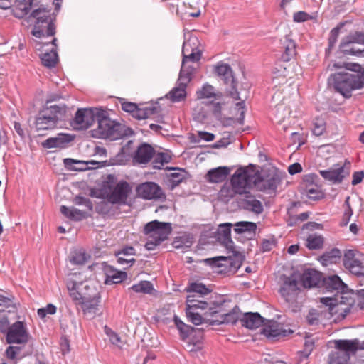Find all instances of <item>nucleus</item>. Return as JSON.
Returning <instances> with one entry per match:
<instances>
[{
  "label": "nucleus",
  "mask_w": 364,
  "mask_h": 364,
  "mask_svg": "<svg viewBox=\"0 0 364 364\" xmlns=\"http://www.w3.org/2000/svg\"><path fill=\"white\" fill-rule=\"evenodd\" d=\"M328 83L337 92L346 98H349L353 90L364 87V73L338 72L330 75Z\"/></svg>",
  "instance_id": "nucleus-1"
},
{
  "label": "nucleus",
  "mask_w": 364,
  "mask_h": 364,
  "mask_svg": "<svg viewBox=\"0 0 364 364\" xmlns=\"http://www.w3.org/2000/svg\"><path fill=\"white\" fill-rule=\"evenodd\" d=\"M334 344V350L328 355V364H350V355L358 350L359 341L340 339L336 340Z\"/></svg>",
  "instance_id": "nucleus-2"
},
{
  "label": "nucleus",
  "mask_w": 364,
  "mask_h": 364,
  "mask_svg": "<svg viewBox=\"0 0 364 364\" xmlns=\"http://www.w3.org/2000/svg\"><path fill=\"white\" fill-rule=\"evenodd\" d=\"M65 113V105L46 106L36 117L35 127L37 132L53 129Z\"/></svg>",
  "instance_id": "nucleus-3"
},
{
  "label": "nucleus",
  "mask_w": 364,
  "mask_h": 364,
  "mask_svg": "<svg viewBox=\"0 0 364 364\" xmlns=\"http://www.w3.org/2000/svg\"><path fill=\"white\" fill-rule=\"evenodd\" d=\"M172 230L170 223H162L156 220L148 223L144 228V232L148 235L145 247L148 250H154L156 246L166 240Z\"/></svg>",
  "instance_id": "nucleus-4"
},
{
  "label": "nucleus",
  "mask_w": 364,
  "mask_h": 364,
  "mask_svg": "<svg viewBox=\"0 0 364 364\" xmlns=\"http://www.w3.org/2000/svg\"><path fill=\"white\" fill-rule=\"evenodd\" d=\"M103 114L99 113L97 117V128L95 130V136L103 138L109 139L112 141L117 140L123 137L125 134L124 128V127L114 120H112L107 117V112L101 109Z\"/></svg>",
  "instance_id": "nucleus-5"
},
{
  "label": "nucleus",
  "mask_w": 364,
  "mask_h": 364,
  "mask_svg": "<svg viewBox=\"0 0 364 364\" xmlns=\"http://www.w3.org/2000/svg\"><path fill=\"white\" fill-rule=\"evenodd\" d=\"M283 178L282 173L277 168L269 169L262 176H257L253 181L255 188L259 191L276 192Z\"/></svg>",
  "instance_id": "nucleus-6"
},
{
  "label": "nucleus",
  "mask_w": 364,
  "mask_h": 364,
  "mask_svg": "<svg viewBox=\"0 0 364 364\" xmlns=\"http://www.w3.org/2000/svg\"><path fill=\"white\" fill-rule=\"evenodd\" d=\"M99 113L103 114L101 108L78 109L71 124L77 130L87 129L97 119Z\"/></svg>",
  "instance_id": "nucleus-7"
},
{
  "label": "nucleus",
  "mask_w": 364,
  "mask_h": 364,
  "mask_svg": "<svg viewBox=\"0 0 364 364\" xmlns=\"http://www.w3.org/2000/svg\"><path fill=\"white\" fill-rule=\"evenodd\" d=\"M109 192L107 193V200L112 204L126 205L132 192V187L128 182L122 180L115 186H108Z\"/></svg>",
  "instance_id": "nucleus-8"
},
{
  "label": "nucleus",
  "mask_w": 364,
  "mask_h": 364,
  "mask_svg": "<svg viewBox=\"0 0 364 364\" xmlns=\"http://www.w3.org/2000/svg\"><path fill=\"white\" fill-rule=\"evenodd\" d=\"M31 338L26 325L23 321H16L11 325L6 332V341L7 343L26 344Z\"/></svg>",
  "instance_id": "nucleus-9"
},
{
  "label": "nucleus",
  "mask_w": 364,
  "mask_h": 364,
  "mask_svg": "<svg viewBox=\"0 0 364 364\" xmlns=\"http://www.w3.org/2000/svg\"><path fill=\"white\" fill-rule=\"evenodd\" d=\"M363 256L354 250L345 251L343 262L345 268L357 277H364Z\"/></svg>",
  "instance_id": "nucleus-10"
},
{
  "label": "nucleus",
  "mask_w": 364,
  "mask_h": 364,
  "mask_svg": "<svg viewBox=\"0 0 364 364\" xmlns=\"http://www.w3.org/2000/svg\"><path fill=\"white\" fill-rule=\"evenodd\" d=\"M205 262L213 268H223L221 272L235 274L242 265V258L237 256L235 259L220 256L205 259Z\"/></svg>",
  "instance_id": "nucleus-11"
},
{
  "label": "nucleus",
  "mask_w": 364,
  "mask_h": 364,
  "mask_svg": "<svg viewBox=\"0 0 364 364\" xmlns=\"http://www.w3.org/2000/svg\"><path fill=\"white\" fill-rule=\"evenodd\" d=\"M55 17L51 14L50 10L46 8H38L34 9L29 16V21L33 23V28L31 31L33 36H39L42 34L41 23H47L50 25V23L55 21Z\"/></svg>",
  "instance_id": "nucleus-12"
},
{
  "label": "nucleus",
  "mask_w": 364,
  "mask_h": 364,
  "mask_svg": "<svg viewBox=\"0 0 364 364\" xmlns=\"http://www.w3.org/2000/svg\"><path fill=\"white\" fill-rule=\"evenodd\" d=\"M351 164L346 160L343 165L336 164L328 170H321L320 175L326 180L333 183H340L343 178L350 174Z\"/></svg>",
  "instance_id": "nucleus-13"
},
{
  "label": "nucleus",
  "mask_w": 364,
  "mask_h": 364,
  "mask_svg": "<svg viewBox=\"0 0 364 364\" xmlns=\"http://www.w3.org/2000/svg\"><path fill=\"white\" fill-rule=\"evenodd\" d=\"M215 72L220 77L225 84L229 85L231 87L232 90L230 91V96L235 100H240L239 92L236 89L237 82L230 66L228 63H219L215 67Z\"/></svg>",
  "instance_id": "nucleus-14"
},
{
  "label": "nucleus",
  "mask_w": 364,
  "mask_h": 364,
  "mask_svg": "<svg viewBox=\"0 0 364 364\" xmlns=\"http://www.w3.org/2000/svg\"><path fill=\"white\" fill-rule=\"evenodd\" d=\"M137 195L145 200H164L166 194L162 188L154 182H145L136 187Z\"/></svg>",
  "instance_id": "nucleus-15"
},
{
  "label": "nucleus",
  "mask_w": 364,
  "mask_h": 364,
  "mask_svg": "<svg viewBox=\"0 0 364 364\" xmlns=\"http://www.w3.org/2000/svg\"><path fill=\"white\" fill-rule=\"evenodd\" d=\"M299 289L298 273L294 272L289 277H284L279 292L287 302H291L296 299Z\"/></svg>",
  "instance_id": "nucleus-16"
},
{
  "label": "nucleus",
  "mask_w": 364,
  "mask_h": 364,
  "mask_svg": "<svg viewBox=\"0 0 364 364\" xmlns=\"http://www.w3.org/2000/svg\"><path fill=\"white\" fill-rule=\"evenodd\" d=\"M231 185L236 193H243L252 182V176L243 168H238L231 178Z\"/></svg>",
  "instance_id": "nucleus-17"
},
{
  "label": "nucleus",
  "mask_w": 364,
  "mask_h": 364,
  "mask_svg": "<svg viewBox=\"0 0 364 364\" xmlns=\"http://www.w3.org/2000/svg\"><path fill=\"white\" fill-rule=\"evenodd\" d=\"M321 287L328 292H335V295L338 296V294H343L344 293L345 289H347V285L338 276L331 275L323 277Z\"/></svg>",
  "instance_id": "nucleus-18"
},
{
  "label": "nucleus",
  "mask_w": 364,
  "mask_h": 364,
  "mask_svg": "<svg viewBox=\"0 0 364 364\" xmlns=\"http://www.w3.org/2000/svg\"><path fill=\"white\" fill-rule=\"evenodd\" d=\"M67 288L73 299L79 301L80 304L87 298V295L89 294L83 291V289H89V286L87 284L77 282L72 277L69 278L67 281Z\"/></svg>",
  "instance_id": "nucleus-19"
},
{
  "label": "nucleus",
  "mask_w": 364,
  "mask_h": 364,
  "mask_svg": "<svg viewBox=\"0 0 364 364\" xmlns=\"http://www.w3.org/2000/svg\"><path fill=\"white\" fill-rule=\"evenodd\" d=\"M298 277L305 288L320 287L323 277L320 272L312 269L305 270L301 274H298Z\"/></svg>",
  "instance_id": "nucleus-20"
},
{
  "label": "nucleus",
  "mask_w": 364,
  "mask_h": 364,
  "mask_svg": "<svg viewBox=\"0 0 364 364\" xmlns=\"http://www.w3.org/2000/svg\"><path fill=\"white\" fill-rule=\"evenodd\" d=\"M188 84V80L186 77L178 79L176 86L174 87L166 95L167 99L172 102H178L185 100L187 93L186 87Z\"/></svg>",
  "instance_id": "nucleus-21"
},
{
  "label": "nucleus",
  "mask_w": 364,
  "mask_h": 364,
  "mask_svg": "<svg viewBox=\"0 0 364 364\" xmlns=\"http://www.w3.org/2000/svg\"><path fill=\"white\" fill-rule=\"evenodd\" d=\"M155 151L154 148L146 144L143 143L139 145L133 156V162L135 164H147L154 156Z\"/></svg>",
  "instance_id": "nucleus-22"
},
{
  "label": "nucleus",
  "mask_w": 364,
  "mask_h": 364,
  "mask_svg": "<svg viewBox=\"0 0 364 364\" xmlns=\"http://www.w3.org/2000/svg\"><path fill=\"white\" fill-rule=\"evenodd\" d=\"M280 44L282 50L281 58L284 62H288L296 54V43L289 36L286 35L281 38Z\"/></svg>",
  "instance_id": "nucleus-23"
},
{
  "label": "nucleus",
  "mask_w": 364,
  "mask_h": 364,
  "mask_svg": "<svg viewBox=\"0 0 364 364\" xmlns=\"http://www.w3.org/2000/svg\"><path fill=\"white\" fill-rule=\"evenodd\" d=\"M73 139V136L70 134L60 133L56 136L50 137L42 142V146L46 149L64 148Z\"/></svg>",
  "instance_id": "nucleus-24"
},
{
  "label": "nucleus",
  "mask_w": 364,
  "mask_h": 364,
  "mask_svg": "<svg viewBox=\"0 0 364 364\" xmlns=\"http://www.w3.org/2000/svg\"><path fill=\"white\" fill-rule=\"evenodd\" d=\"M232 224L223 223L218 226L217 230V240L227 248H232L233 242L231 238V228Z\"/></svg>",
  "instance_id": "nucleus-25"
},
{
  "label": "nucleus",
  "mask_w": 364,
  "mask_h": 364,
  "mask_svg": "<svg viewBox=\"0 0 364 364\" xmlns=\"http://www.w3.org/2000/svg\"><path fill=\"white\" fill-rule=\"evenodd\" d=\"M240 321L242 326L249 329L257 328L262 326L264 322V318L257 312L245 313Z\"/></svg>",
  "instance_id": "nucleus-26"
},
{
  "label": "nucleus",
  "mask_w": 364,
  "mask_h": 364,
  "mask_svg": "<svg viewBox=\"0 0 364 364\" xmlns=\"http://www.w3.org/2000/svg\"><path fill=\"white\" fill-rule=\"evenodd\" d=\"M240 314V309L235 306L230 312L220 316V319L211 320L210 325L235 324L238 321Z\"/></svg>",
  "instance_id": "nucleus-27"
},
{
  "label": "nucleus",
  "mask_w": 364,
  "mask_h": 364,
  "mask_svg": "<svg viewBox=\"0 0 364 364\" xmlns=\"http://www.w3.org/2000/svg\"><path fill=\"white\" fill-rule=\"evenodd\" d=\"M234 231L240 235H244L248 239L255 237L257 230V224L253 222L240 221L234 225Z\"/></svg>",
  "instance_id": "nucleus-28"
},
{
  "label": "nucleus",
  "mask_w": 364,
  "mask_h": 364,
  "mask_svg": "<svg viewBox=\"0 0 364 364\" xmlns=\"http://www.w3.org/2000/svg\"><path fill=\"white\" fill-rule=\"evenodd\" d=\"M136 254V250L133 247L127 246L115 253L117 262L119 264H127L128 267L132 266L136 262L133 257L129 258Z\"/></svg>",
  "instance_id": "nucleus-29"
},
{
  "label": "nucleus",
  "mask_w": 364,
  "mask_h": 364,
  "mask_svg": "<svg viewBox=\"0 0 364 364\" xmlns=\"http://www.w3.org/2000/svg\"><path fill=\"white\" fill-rule=\"evenodd\" d=\"M342 257L341 250L336 247L331 249V250L326 251L321 256H320L318 260L321 264L324 267H327L329 264H336L338 262Z\"/></svg>",
  "instance_id": "nucleus-30"
},
{
  "label": "nucleus",
  "mask_w": 364,
  "mask_h": 364,
  "mask_svg": "<svg viewBox=\"0 0 364 364\" xmlns=\"http://www.w3.org/2000/svg\"><path fill=\"white\" fill-rule=\"evenodd\" d=\"M99 294L95 291L93 294H88L87 298L81 302L85 313L95 314L97 310L100 303Z\"/></svg>",
  "instance_id": "nucleus-31"
},
{
  "label": "nucleus",
  "mask_w": 364,
  "mask_h": 364,
  "mask_svg": "<svg viewBox=\"0 0 364 364\" xmlns=\"http://www.w3.org/2000/svg\"><path fill=\"white\" fill-rule=\"evenodd\" d=\"M60 211L65 217L74 221H80L87 218L88 216V213L85 210H81L73 207L68 208L65 205H61Z\"/></svg>",
  "instance_id": "nucleus-32"
},
{
  "label": "nucleus",
  "mask_w": 364,
  "mask_h": 364,
  "mask_svg": "<svg viewBox=\"0 0 364 364\" xmlns=\"http://www.w3.org/2000/svg\"><path fill=\"white\" fill-rule=\"evenodd\" d=\"M294 331L291 329L279 328L277 326L272 325L266 326L262 329L261 333L265 336L267 338L277 339L280 336H287L292 333Z\"/></svg>",
  "instance_id": "nucleus-33"
},
{
  "label": "nucleus",
  "mask_w": 364,
  "mask_h": 364,
  "mask_svg": "<svg viewBox=\"0 0 364 364\" xmlns=\"http://www.w3.org/2000/svg\"><path fill=\"white\" fill-rule=\"evenodd\" d=\"M191 41L185 42L183 46V60L188 63V61L196 63L201 58V52L197 49H191Z\"/></svg>",
  "instance_id": "nucleus-34"
},
{
  "label": "nucleus",
  "mask_w": 364,
  "mask_h": 364,
  "mask_svg": "<svg viewBox=\"0 0 364 364\" xmlns=\"http://www.w3.org/2000/svg\"><path fill=\"white\" fill-rule=\"evenodd\" d=\"M229 173V168L225 166L218 167L208 171L207 178L210 182L220 183L225 180Z\"/></svg>",
  "instance_id": "nucleus-35"
},
{
  "label": "nucleus",
  "mask_w": 364,
  "mask_h": 364,
  "mask_svg": "<svg viewBox=\"0 0 364 364\" xmlns=\"http://www.w3.org/2000/svg\"><path fill=\"white\" fill-rule=\"evenodd\" d=\"M243 206L245 209L252 211L256 214H260L263 212V205L262 203L255 198L254 196L247 193L245 198L242 201Z\"/></svg>",
  "instance_id": "nucleus-36"
},
{
  "label": "nucleus",
  "mask_w": 364,
  "mask_h": 364,
  "mask_svg": "<svg viewBox=\"0 0 364 364\" xmlns=\"http://www.w3.org/2000/svg\"><path fill=\"white\" fill-rule=\"evenodd\" d=\"M196 94L198 99L213 97L215 100H219L223 97L221 92H215L214 87L209 84H205L200 90L197 91Z\"/></svg>",
  "instance_id": "nucleus-37"
},
{
  "label": "nucleus",
  "mask_w": 364,
  "mask_h": 364,
  "mask_svg": "<svg viewBox=\"0 0 364 364\" xmlns=\"http://www.w3.org/2000/svg\"><path fill=\"white\" fill-rule=\"evenodd\" d=\"M65 167L69 171H83L90 168L86 161L66 158L63 160Z\"/></svg>",
  "instance_id": "nucleus-38"
},
{
  "label": "nucleus",
  "mask_w": 364,
  "mask_h": 364,
  "mask_svg": "<svg viewBox=\"0 0 364 364\" xmlns=\"http://www.w3.org/2000/svg\"><path fill=\"white\" fill-rule=\"evenodd\" d=\"M346 36L343 37L340 43V51L345 55H351L356 56H364V50L355 49L352 43H346Z\"/></svg>",
  "instance_id": "nucleus-39"
},
{
  "label": "nucleus",
  "mask_w": 364,
  "mask_h": 364,
  "mask_svg": "<svg viewBox=\"0 0 364 364\" xmlns=\"http://www.w3.org/2000/svg\"><path fill=\"white\" fill-rule=\"evenodd\" d=\"M174 323L179 331L180 336L182 340L185 341L194 331V328L184 323L180 318L174 315L173 316Z\"/></svg>",
  "instance_id": "nucleus-40"
},
{
  "label": "nucleus",
  "mask_w": 364,
  "mask_h": 364,
  "mask_svg": "<svg viewBox=\"0 0 364 364\" xmlns=\"http://www.w3.org/2000/svg\"><path fill=\"white\" fill-rule=\"evenodd\" d=\"M158 112V108L155 106H149L139 108L138 106L132 115L137 119H144Z\"/></svg>",
  "instance_id": "nucleus-41"
},
{
  "label": "nucleus",
  "mask_w": 364,
  "mask_h": 364,
  "mask_svg": "<svg viewBox=\"0 0 364 364\" xmlns=\"http://www.w3.org/2000/svg\"><path fill=\"white\" fill-rule=\"evenodd\" d=\"M41 61L44 66L53 68L56 65L58 57L55 48H53L50 52H46L41 55Z\"/></svg>",
  "instance_id": "nucleus-42"
},
{
  "label": "nucleus",
  "mask_w": 364,
  "mask_h": 364,
  "mask_svg": "<svg viewBox=\"0 0 364 364\" xmlns=\"http://www.w3.org/2000/svg\"><path fill=\"white\" fill-rule=\"evenodd\" d=\"M90 257L84 250H76L72 252L70 262L74 264L82 265L85 264Z\"/></svg>",
  "instance_id": "nucleus-43"
},
{
  "label": "nucleus",
  "mask_w": 364,
  "mask_h": 364,
  "mask_svg": "<svg viewBox=\"0 0 364 364\" xmlns=\"http://www.w3.org/2000/svg\"><path fill=\"white\" fill-rule=\"evenodd\" d=\"M168 176L169 186L171 190L178 186L185 178L186 172L183 169H174Z\"/></svg>",
  "instance_id": "nucleus-44"
},
{
  "label": "nucleus",
  "mask_w": 364,
  "mask_h": 364,
  "mask_svg": "<svg viewBox=\"0 0 364 364\" xmlns=\"http://www.w3.org/2000/svg\"><path fill=\"white\" fill-rule=\"evenodd\" d=\"M324 238L321 235L311 234L306 239V247L309 250H319L323 246Z\"/></svg>",
  "instance_id": "nucleus-45"
},
{
  "label": "nucleus",
  "mask_w": 364,
  "mask_h": 364,
  "mask_svg": "<svg viewBox=\"0 0 364 364\" xmlns=\"http://www.w3.org/2000/svg\"><path fill=\"white\" fill-rule=\"evenodd\" d=\"M209 304L208 302L196 299V295H188L186 299V306L192 309H206Z\"/></svg>",
  "instance_id": "nucleus-46"
},
{
  "label": "nucleus",
  "mask_w": 364,
  "mask_h": 364,
  "mask_svg": "<svg viewBox=\"0 0 364 364\" xmlns=\"http://www.w3.org/2000/svg\"><path fill=\"white\" fill-rule=\"evenodd\" d=\"M136 293L151 294L154 290L153 284L149 281H141L130 288Z\"/></svg>",
  "instance_id": "nucleus-47"
},
{
  "label": "nucleus",
  "mask_w": 364,
  "mask_h": 364,
  "mask_svg": "<svg viewBox=\"0 0 364 364\" xmlns=\"http://www.w3.org/2000/svg\"><path fill=\"white\" fill-rule=\"evenodd\" d=\"M186 291L188 292H193L199 294V297L203 295H207L210 292L209 289H208L204 284L202 283H196L193 282L190 284L187 288Z\"/></svg>",
  "instance_id": "nucleus-48"
},
{
  "label": "nucleus",
  "mask_w": 364,
  "mask_h": 364,
  "mask_svg": "<svg viewBox=\"0 0 364 364\" xmlns=\"http://www.w3.org/2000/svg\"><path fill=\"white\" fill-rule=\"evenodd\" d=\"M171 159L169 154L164 152H159L154 156L153 161V167L154 168L160 169L164 165V164L168 163Z\"/></svg>",
  "instance_id": "nucleus-49"
},
{
  "label": "nucleus",
  "mask_w": 364,
  "mask_h": 364,
  "mask_svg": "<svg viewBox=\"0 0 364 364\" xmlns=\"http://www.w3.org/2000/svg\"><path fill=\"white\" fill-rule=\"evenodd\" d=\"M343 23H341L336 28H333L331 31L329 38H328V48L326 49V53H329L331 52V49L334 47V46L337 41L340 30L343 27Z\"/></svg>",
  "instance_id": "nucleus-50"
},
{
  "label": "nucleus",
  "mask_w": 364,
  "mask_h": 364,
  "mask_svg": "<svg viewBox=\"0 0 364 364\" xmlns=\"http://www.w3.org/2000/svg\"><path fill=\"white\" fill-rule=\"evenodd\" d=\"M193 310L194 309H188L187 306L186 307V314L188 321L196 326H198L205 322V319L203 316L199 313L195 312Z\"/></svg>",
  "instance_id": "nucleus-51"
},
{
  "label": "nucleus",
  "mask_w": 364,
  "mask_h": 364,
  "mask_svg": "<svg viewBox=\"0 0 364 364\" xmlns=\"http://www.w3.org/2000/svg\"><path fill=\"white\" fill-rule=\"evenodd\" d=\"M21 350V348L19 346H9L5 350V355L9 360H12L14 364H16L20 360L18 355Z\"/></svg>",
  "instance_id": "nucleus-52"
},
{
  "label": "nucleus",
  "mask_w": 364,
  "mask_h": 364,
  "mask_svg": "<svg viewBox=\"0 0 364 364\" xmlns=\"http://www.w3.org/2000/svg\"><path fill=\"white\" fill-rule=\"evenodd\" d=\"M225 102L223 100V97H220L219 100H213L211 102H210V105L211 107V111L213 114V115L217 119L221 118V111H222V105H225Z\"/></svg>",
  "instance_id": "nucleus-53"
},
{
  "label": "nucleus",
  "mask_w": 364,
  "mask_h": 364,
  "mask_svg": "<svg viewBox=\"0 0 364 364\" xmlns=\"http://www.w3.org/2000/svg\"><path fill=\"white\" fill-rule=\"evenodd\" d=\"M338 302V299L331 297L321 298V303L328 307V312L331 316L336 314V310H335V309L337 306Z\"/></svg>",
  "instance_id": "nucleus-54"
},
{
  "label": "nucleus",
  "mask_w": 364,
  "mask_h": 364,
  "mask_svg": "<svg viewBox=\"0 0 364 364\" xmlns=\"http://www.w3.org/2000/svg\"><path fill=\"white\" fill-rule=\"evenodd\" d=\"M346 43L364 45V32L355 31L346 36Z\"/></svg>",
  "instance_id": "nucleus-55"
},
{
  "label": "nucleus",
  "mask_w": 364,
  "mask_h": 364,
  "mask_svg": "<svg viewBox=\"0 0 364 364\" xmlns=\"http://www.w3.org/2000/svg\"><path fill=\"white\" fill-rule=\"evenodd\" d=\"M41 28L40 30L42 31V34L39 36H34L36 38H42L44 36H53L55 34V25L54 21L50 23V25H47V23H41Z\"/></svg>",
  "instance_id": "nucleus-56"
},
{
  "label": "nucleus",
  "mask_w": 364,
  "mask_h": 364,
  "mask_svg": "<svg viewBox=\"0 0 364 364\" xmlns=\"http://www.w3.org/2000/svg\"><path fill=\"white\" fill-rule=\"evenodd\" d=\"M193 70V67L187 65V63H186L185 60H182V65L180 70L178 79H181V77H186L188 78L189 82L191 80Z\"/></svg>",
  "instance_id": "nucleus-57"
},
{
  "label": "nucleus",
  "mask_w": 364,
  "mask_h": 364,
  "mask_svg": "<svg viewBox=\"0 0 364 364\" xmlns=\"http://www.w3.org/2000/svg\"><path fill=\"white\" fill-rule=\"evenodd\" d=\"M127 277V274L125 272L119 271L118 272L112 274L109 277V279H105V283L106 284H119L124 281Z\"/></svg>",
  "instance_id": "nucleus-58"
},
{
  "label": "nucleus",
  "mask_w": 364,
  "mask_h": 364,
  "mask_svg": "<svg viewBox=\"0 0 364 364\" xmlns=\"http://www.w3.org/2000/svg\"><path fill=\"white\" fill-rule=\"evenodd\" d=\"M73 202L77 205L85 206L89 211H92L93 210L92 203L88 198L76 196L73 198Z\"/></svg>",
  "instance_id": "nucleus-59"
},
{
  "label": "nucleus",
  "mask_w": 364,
  "mask_h": 364,
  "mask_svg": "<svg viewBox=\"0 0 364 364\" xmlns=\"http://www.w3.org/2000/svg\"><path fill=\"white\" fill-rule=\"evenodd\" d=\"M56 306L52 304H48L45 308H41L38 310V315L41 318H45L47 314H54L56 312Z\"/></svg>",
  "instance_id": "nucleus-60"
},
{
  "label": "nucleus",
  "mask_w": 364,
  "mask_h": 364,
  "mask_svg": "<svg viewBox=\"0 0 364 364\" xmlns=\"http://www.w3.org/2000/svg\"><path fill=\"white\" fill-rule=\"evenodd\" d=\"M286 68L280 67V69L275 68L274 69L273 73L274 76L273 77V81L278 79V83H284L286 82Z\"/></svg>",
  "instance_id": "nucleus-61"
},
{
  "label": "nucleus",
  "mask_w": 364,
  "mask_h": 364,
  "mask_svg": "<svg viewBox=\"0 0 364 364\" xmlns=\"http://www.w3.org/2000/svg\"><path fill=\"white\" fill-rule=\"evenodd\" d=\"M306 192L308 197L314 200H318L322 197V193L318 188L312 186L307 187Z\"/></svg>",
  "instance_id": "nucleus-62"
},
{
  "label": "nucleus",
  "mask_w": 364,
  "mask_h": 364,
  "mask_svg": "<svg viewBox=\"0 0 364 364\" xmlns=\"http://www.w3.org/2000/svg\"><path fill=\"white\" fill-rule=\"evenodd\" d=\"M326 130L325 123L322 120L317 119L314 124L313 133L316 136H321Z\"/></svg>",
  "instance_id": "nucleus-63"
},
{
  "label": "nucleus",
  "mask_w": 364,
  "mask_h": 364,
  "mask_svg": "<svg viewBox=\"0 0 364 364\" xmlns=\"http://www.w3.org/2000/svg\"><path fill=\"white\" fill-rule=\"evenodd\" d=\"M346 69L353 71V73H364V68L360 64L354 63H346L343 66Z\"/></svg>",
  "instance_id": "nucleus-64"
}]
</instances>
